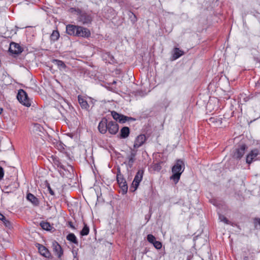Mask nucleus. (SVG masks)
<instances>
[{"label":"nucleus","instance_id":"nucleus-1","mask_svg":"<svg viewBox=\"0 0 260 260\" xmlns=\"http://www.w3.org/2000/svg\"><path fill=\"white\" fill-rule=\"evenodd\" d=\"M184 169L185 165L183 160L180 159H177L172 168L173 175L170 177V179L172 180L175 184L178 183Z\"/></svg>","mask_w":260,"mask_h":260},{"label":"nucleus","instance_id":"nucleus-2","mask_svg":"<svg viewBox=\"0 0 260 260\" xmlns=\"http://www.w3.org/2000/svg\"><path fill=\"white\" fill-rule=\"evenodd\" d=\"M71 12H76L77 16V20L83 24H88L91 23L93 16L90 12L83 11L79 8H72Z\"/></svg>","mask_w":260,"mask_h":260},{"label":"nucleus","instance_id":"nucleus-3","mask_svg":"<svg viewBox=\"0 0 260 260\" xmlns=\"http://www.w3.org/2000/svg\"><path fill=\"white\" fill-rule=\"evenodd\" d=\"M17 98L20 103L28 107L31 105V101L28 98L26 92L23 89L19 90Z\"/></svg>","mask_w":260,"mask_h":260},{"label":"nucleus","instance_id":"nucleus-4","mask_svg":"<svg viewBox=\"0 0 260 260\" xmlns=\"http://www.w3.org/2000/svg\"><path fill=\"white\" fill-rule=\"evenodd\" d=\"M143 173L144 171L142 170H139L137 172L130 187V190L132 191H135L138 187L140 183L142 180Z\"/></svg>","mask_w":260,"mask_h":260},{"label":"nucleus","instance_id":"nucleus-5","mask_svg":"<svg viewBox=\"0 0 260 260\" xmlns=\"http://www.w3.org/2000/svg\"><path fill=\"white\" fill-rule=\"evenodd\" d=\"M77 28L75 37L88 38L90 36V31L88 28L79 25L77 26Z\"/></svg>","mask_w":260,"mask_h":260},{"label":"nucleus","instance_id":"nucleus-6","mask_svg":"<svg viewBox=\"0 0 260 260\" xmlns=\"http://www.w3.org/2000/svg\"><path fill=\"white\" fill-rule=\"evenodd\" d=\"M119 129L118 124L115 121H110L108 122L107 131L111 135H115Z\"/></svg>","mask_w":260,"mask_h":260},{"label":"nucleus","instance_id":"nucleus-7","mask_svg":"<svg viewBox=\"0 0 260 260\" xmlns=\"http://www.w3.org/2000/svg\"><path fill=\"white\" fill-rule=\"evenodd\" d=\"M117 181L119 186L122 188L123 192H126L127 190V186L125 180L120 172L117 174Z\"/></svg>","mask_w":260,"mask_h":260},{"label":"nucleus","instance_id":"nucleus-8","mask_svg":"<svg viewBox=\"0 0 260 260\" xmlns=\"http://www.w3.org/2000/svg\"><path fill=\"white\" fill-rule=\"evenodd\" d=\"M136 154L137 150L131 149L130 154L127 157L128 160L127 162H124L129 168H132L133 166V164L136 160Z\"/></svg>","mask_w":260,"mask_h":260},{"label":"nucleus","instance_id":"nucleus-9","mask_svg":"<svg viewBox=\"0 0 260 260\" xmlns=\"http://www.w3.org/2000/svg\"><path fill=\"white\" fill-rule=\"evenodd\" d=\"M9 50L12 54H18L21 53L23 50L18 44L12 42L10 44Z\"/></svg>","mask_w":260,"mask_h":260},{"label":"nucleus","instance_id":"nucleus-10","mask_svg":"<svg viewBox=\"0 0 260 260\" xmlns=\"http://www.w3.org/2000/svg\"><path fill=\"white\" fill-rule=\"evenodd\" d=\"M108 120L106 118H102L99 122L98 129L99 132L103 134H106L107 132Z\"/></svg>","mask_w":260,"mask_h":260},{"label":"nucleus","instance_id":"nucleus-11","mask_svg":"<svg viewBox=\"0 0 260 260\" xmlns=\"http://www.w3.org/2000/svg\"><path fill=\"white\" fill-rule=\"evenodd\" d=\"M37 247L38 248L39 253L42 256L46 258H49L51 256V253L46 247L40 244H37Z\"/></svg>","mask_w":260,"mask_h":260},{"label":"nucleus","instance_id":"nucleus-12","mask_svg":"<svg viewBox=\"0 0 260 260\" xmlns=\"http://www.w3.org/2000/svg\"><path fill=\"white\" fill-rule=\"evenodd\" d=\"M146 141V137L144 135L138 136L135 139L134 144V148L137 149L141 146Z\"/></svg>","mask_w":260,"mask_h":260},{"label":"nucleus","instance_id":"nucleus-13","mask_svg":"<svg viewBox=\"0 0 260 260\" xmlns=\"http://www.w3.org/2000/svg\"><path fill=\"white\" fill-rule=\"evenodd\" d=\"M246 148V145L244 144L240 145L236 149L234 156L238 159L241 158L245 154Z\"/></svg>","mask_w":260,"mask_h":260},{"label":"nucleus","instance_id":"nucleus-14","mask_svg":"<svg viewBox=\"0 0 260 260\" xmlns=\"http://www.w3.org/2000/svg\"><path fill=\"white\" fill-rule=\"evenodd\" d=\"M259 151L255 149L251 151V152L247 155L246 162L250 164L252 161L256 159V157L258 155Z\"/></svg>","mask_w":260,"mask_h":260},{"label":"nucleus","instance_id":"nucleus-15","mask_svg":"<svg viewBox=\"0 0 260 260\" xmlns=\"http://www.w3.org/2000/svg\"><path fill=\"white\" fill-rule=\"evenodd\" d=\"M52 248L54 252L60 258L63 254V251L61 246L55 241L52 242Z\"/></svg>","mask_w":260,"mask_h":260},{"label":"nucleus","instance_id":"nucleus-16","mask_svg":"<svg viewBox=\"0 0 260 260\" xmlns=\"http://www.w3.org/2000/svg\"><path fill=\"white\" fill-rule=\"evenodd\" d=\"M78 102L82 109H85L86 110H89L90 105L84 98H83L81 95H78Z\"/></svg>","mask_w":260,"mask_h":260},{"label":"nucleus","instance_id":"nucleus-17","mask_svg":"<svg viewBox=\"0 0 260 260\" xmlns=\"http://www.w3.org/2000/svg\"><path fill=\"white\" fill-rule=\"evenodd\" d=\"M77 26L73 24H68L66 26V32L70 36H76Z\"/></svg>","mask_w":260,"mask_h":260},{"label":"nucleus","instance_id":"nucleus-18","mask_svg":"<svg viewBox=\"0 0 260 260\" xmlns=\"http://www.w3.org/2000/svg\"><path fill=\"white\" fill-rule=\"evenodd\" d=\"M102 58L106 62L113 63L114 62V57L109 52H105L102 53Z\"/></svg>","mask_w":260,"mask_h":260},{"label":"nucleus","instance_id":"nucleus-19","mask_svg":"<svg viewBox=\"0 0 260 260\" xmlns=\"http://www.w3.org/2000/svg\"><path fill=\"white\" fill-rule=\"evenodd\" d=\"M184 54L183 51L180 50L179 48L175 47L173 50L172 58L173 60H176L183 55Z\"/></svg>","mask_w":260,"mask_h":260},{"label":"nucleus","instance_id":"nucleus-20","mask_svg":"<svg viewBox=\"0 0 260 260\" xmlns=\"http://www.w3.org/2000/svg\"><path fill=\"white\" fill-rule=\"evenodd\" d=\"M209 123L213 124L216 126H219L222 123V118L219 117H211L209 119Z\"/></svg>","mask_w":260,"mask_h":260},{"label":"nucleus","instance_id":"nucleus-21","mask_svg":"<svg viewBox=\"0 0 260 260\" xmlns=\"http://www.w3.org/2000/svg\"><path fill=\"white\" fill-rule=\"evenodd\" d=\"M27 199L32 204L35 206H38L39 204V201L34 194L31 193H28L26 197Z\"/></svg>","mask_w":260,"mask_h":260},{"label":"nucleus","instance_id":"nucleus-22","mask_svg":"<svg viewBox=\"0 0 260 260\" xmlns=\"http://www.w3.org/2000/svg\"><path fill=\"white\" fill-rule=\"evenodd\" d=\"M129 134V128L127 126L123 127L120 132V138L125 139L127 138Z\"/></svg>","mask_w":260,"mask_h":260},{"label":"nucleus","instance_id":"nucleus-23","mask_svg":"<svg viewBox=\"0 0 260 260\" xmlns=\"http://www.w3.org/2000/svg\"><path fill=\"white\" fill-rule=\"evenodd\" d=\"M51 159L52 163L54 166H56L57 168L65 170L64 166L62 165L58 157L52 156L51 157Z\"/></svg>","mask_w":260,"mask_h":260},{"label":"nucleus","instance_id":"nucleus-24","mask_svg":"<svg viewBox=\"0 0 260 260\" xmlns=\"http://www.w3.org/2000/svg\"><path fill=\"white\" fill-rule=\"evenodd\" d=\"M52 62L57 66L58 68L60 70H63L67 68L65 63L61 60L58 59H53Z\"/></svg>","mask_w":260,"mask_h":260},{"label":"nucleus","instance_id":"nucleus-25","mask_svg":"<svg viewBox=\"0 0 260 260\" xmlns=\"http://www.w3.org/2000/svg\"><path fill=\"white\" fill-rule=\"evenodd\" d=\"M60 37L59 31L57 30H54L52 31L50 36V40L53 42L57 41Z\"/></svg>","mask_w":260,"mask_h":260},{"label":"nucleus","instance_id":"nucleus-26","mask_svg":"<svg viewBox=\"0 0 260 260\" xmlns=\"http://www.w3.org/2000/svg\"><path fill=\"white\" fill-rule=\"evenodd\" d=\"M54 145L60 152H63L65 150L66 146L60 141H56L54 143Z\"/></svg>","mask_w":260,"mask_h":260},{"label":"nucleus","instance_id":"nucleus-27","mask_svg":"<svg viewBox=\"0 0 260 260\" xmlns=\"http://www.w3.org/2000/svg\"><path fill=\"white\" fill-rule=\"evenodd\" d=\"M67 239L72 243L78 244V242L75 235L73 233H70L67 236Z\"/></svg>","mask_w":260,"mask_h":260},{"label":"nucleus","instance_id":"nucleus-28","mask_svg":"<svg viewBox=\"0 0 260 260\" xmlns=\"http://www.w3.org/2000/svg\"><path fill=\"white\" fill-rule=\"evenodd\" d=\"M84 226L83 228L80 232V234L82 236H86L89 234V228L87 226V225L86 224H85V223H84Z\"/></svg>","mask_w":260,"mask_h":260},{"label":"nucleus","instance_id":"nucleus-29","mask_svg":"<svg viewBox=\"0 0 260 260\" xmlns=\"http://www.w3.org/2000/svg\"><path fill=\"white\" fill-rule=\"evenodd\" d=\"M40 225L43 230L46 231L50 230L51 228L50 224L48 222L42 221L40 223Z\"/></svg>","mask_w":260,"mask_h":260},{"label":"nucleus","instance_id":"nucleus-30","mask_svg":"<svg viewBox=\"0 0 260 260\" xmlns=\"http://www.w3.org/2000/svg\"><path fill=\"white\" fill-rule=\"evenodd\" d=\"M135 120V119L132 117H127L123 115H121L120 119H119V122L124 123L127 121L129 120Z\"/></svg>","mask_w":260,"mask_h":260},{"label":"nucleus","instance_id":"nucleus-31","mask_svg":"<svg viewBox=\"0 0 260 260\" xmlns=\"http://www.w3.org/2000/svg\"><path fill=\"white\" fill-rule=\"evenodd\" d=\"M128 15L133 23H135L137 21L136 16L132 12H129Z\"/></svg>","mask_w":260,"mask_h":260},{"label":"nucleus","instance_id":"nucleus-32","mask_svg":"<svg viewBox=\"0 0 260 260\" xmlns=\"http://www.w3.org/2000/svg\"><path fill=\"white\" fill-rule=\"evenodd\" d=\"M111 115L115 120L119 121V119H120V117L121 116V114H118V113L114 111H113L111 112Z\"/></svg>","mask_w":260,"mask_h":260},{"label":"nucleus","instance_id":"nucleus-33","mask_svg":"<svg viewBox=\"0 0 260 260\" xmlns=\"http://www.w3.org/2000/svg\"><path fill=\"white\" fill-rule=\"evenodd\" d=\"M219 219L220 221H222L226 224H230V222L229 220L224 216L220 214H219Z\"/></svg>","mask_w":260,"mask_h":260},{"label":"nucleus","instance_id":"nucleus-34","mask_svg":"<svg viewBox=\"0 0 260 260\" xmlns=\"http://www.w3.org/2000/svg\"><path fill=\"white\" fill-rule=\"evenodd\" d=\"M147 238L148 241L152 244L156 241L155 237L151 234H149Z\"/></svg>","mask_w":260,"mask_h":260},{"label":"nucleus","instance_id":"nucleus-35","mask_svg":"<svg viewBox=\"0 0 260 260\" xmlns=\"http://www.w3.org/2000/svg\"><path fill=\"white\" fill-rule=\"evenodd\" d=\"M1 220L3 222L5 225L9 228H10L11 227V222L6 219V218L4 216V218H2Z\"/></svg>","mask_w":260,"mask_h":260},{"label":"nucleus","instance_id":"nucleus-36","mask_svg":"<svg viewBox=\"0 0 260 260\" xmlns=\"http://www.w3.org/2000/svg\"><path fill=\"white\" fill-rule=\"evenodd\" d=\"M153 245L154 246V247L157 249H160L162 247L161 243L158 241H155L153 243Z\"/></svg>","mask_w":260,"mask_h":260},{"label":"nucleus","instance_id":"nucleus-37","mask_svg":"<svg viewBox=\"0 0 260 260\" xmlns=\"http://www.w3.org/2000/svg\"><path fill=\"white\" fill-rule=\"evenodd\" d=\"M4 176V170L2 166H0V180H2Z\"/></svg>","mask_w":260,"mask_h":260},{"label":"nucleus","instance_id":"nucleus-38","mask_svg":"<svg viewBox=\"0 0 260 260\" xmlns=\"http://www.w3.org/2000/svg\"><path fill=\"white\" fill-rule=\"evenodd\" d=\"M48 190H49V193L52 196L54 195V192L53 190L51 189V187L49 185L48 186Z\"/></svg>","mask_w":260,"mask_h":260},{"label":"nucleus","instance_id":"nucleus-39","mask_svg":"<svg viewBox=\"0 0 260 260\" xmlns=\"http://www.w3.org/2000/svg\"><path fill=\"white\" fill-rule=\"evenodd\" d=\"M68 225L71 228H72V229L73 230H75V226H74L73 223L72 221H68Z\"/></svg>","mask_w":260,"mask_h":260},{"label":"nucleus","instance_id":"nucleus-40","mask_svg":"<svg viewBox=\"0 0 260 260\" xmlns=\"http://www.w3.org/2000/svg\"><path fill=\"white\" fill-rule=\"evenodd\" d=\"M154 169L155 170H159L161 169V167L158 164L154 165Z\"/></svg>","mask_w":260,"mask_h":260},{"label":"nucleus","instance_id":"nucleus-41","mask_svg":"<svg viewBox=\"0 0 260 260\" xmlns=\"http://www.w3.org/2000/svg\"><path fill=\"white\" fill-rule=\"evenodd\" d=\"M243 260H249V257L247 256H245L243 257Z\"/></svg>","mask_w":260,"mask_h":260},{"label":"nucleus","instance_id":"nucleus-42","mask_svg":"<svg viewBox=\"0 0 260 260\" xmlns=\"http://www.w3.org/2000/svg\"><path fill=\"white\" fill-rule=\"evenodd\" d=\"M4 218V216L0 213V220H1L2 218Z\"/></svg>","mask_w":260,"mask_h":260},{"label":"nucleus","instance_id":"nucleus-43","mask_svg":"<svg viewBox=\"0 0 260 260\" xmlns=\"http://www.w3.org/2000/svg\"><path fill=\"white\" fill-rule=\"evenodd\" d=\"M3 111V109L2 108H0V114H2Z\"/></svg>","mask_w":260,"mask_h":260},{"label":"nucleus","instance_id":"nucleus-44","mask_svg":"<svg viewBox=\"0 0 260 260\" xmlns=\"http://www.w3.org/2000/svg\"><path fill=\"white\" fill-rule=\"evenodd\" d=\"M116 82L115 81H113L112 84H116Z\"/></svg>","mask_w":260,"mask_h":260},{"label":"nucleus","instance_id":"nucleus-45","mask_svg":"<svg viewBox=\"0 0 260 260\" xmlns=\"http://www.w3.org/2000/svg\"><path fill=\"white\" fill-rule=\"evenodd\" d=\"M2 163H3V164H4V163H5V162H4V161L0 162V164H2Z\"/></svg>","mask_w":260,"mask_h":260},{"label":"nucleus","instance_id":"nucleus-46","mask_svg":"<svg viewBox=\"0 0 260 260\" xmlns=\"http://www.w3.org/2000/svg\"><path fill=\"white\" fill-rule=\"evenodd\" d=\"M187 260H190V259L188 257Z\"/></svg>","mask_w":260,"mask_h":260}]
</instances>
